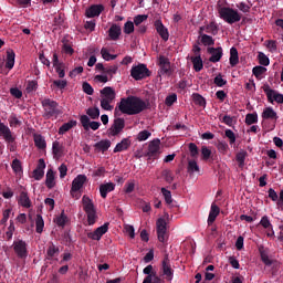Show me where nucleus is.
Returning <instances> with one entry per match:
<instances>
[{"instance_id":"obj_1","label":"nucleus","mask_w":283,"mask_h":283,"mask_svg":"<svg viewBox=\"0 0 283 283\" xmlns=\"http://www.w3.org/2000/svg\"><path fill=\"white\" fill-rule=\"evenodd\" d=\"M147 109V104L143 98L138 96L130 95L128 97H123L120 102L115 107V116H120V114H127V116H136Z\"/></svg>"},{"instance_id":"obj_2","label":"nucleus","mask_w":283,"mask_h":283,"mask_svg":"<svg viewBox=\"0 0 283 283\" xmlns=\"http://www.w3.org/2000/svg\"><path fill=\"white\" fill-rule=\"evenodd\" d=\"M217 10L220 19H222V21H226V23H229V25H233V23H238L242 20V14H240L238 10L231 7L222 6V1H219L217 3Z\"/></svg>"},{"instance_id":"obj_3","label":"nucleus","mask_w":283,"mask_h":283,"mask_svg":"<svg viewBox=\"0 0 283 283\" xmlns=\"http://www.w3.org/2000/svg\"><path fill=\"white\" fill-rule=\"evenodd\" d=\"M41 105L43 107L42 116L45 120H50V118H57L60 114H62L57 102L52 98L42 99Z\"/></svg>"},{"instance_id":"obj_4","label":"nucleus","mask_w":283,"mask_h":283,"mask_svg":"<svg viewBox=\"0 0 283 283\" xmlns=\"http://www.w3.org/2000/svg\"><path fill=\"white\" fill-rule=\"evenodd\" d=\"M83 210L87 216L88 226L92 227L96 224V220H98V216L96 214V208L94 207V202L90 197L83 196L82 198Z\"/></svg>"},{"instance_id":"obj_5","label":"nucleus","mask_w":283,"mask_h":283,"mask_svg":"<svg viewBox=\"0 0 283 283\" xmlns=\"http://www.w3.org/2000/svg\"><path fill=\"white\" fill-rule=\"evenodd\" d=\"M130 76L135 81H143V78H148V76H151V71L147 69L146 64H138L132 67Z\"/></svg>"},{"instance_id":"obj_6","label":"nucleus","mask_w":283,"mask_h":283,"mask_svg":"<svg viewBox=\"0 0 283 283\" xmlns=\"http://www.w3.org/2000/svg\"><path fill=\"white\" fill-rule=\"evenodd\" d=\"M157 238L163 244H167L169 241V232H167V221L159 218L156 222Z\"/></svg>"},{"instance_id":"obj_7","label":"nucleus","mask_w":283,"mask_h":283,"mask_svg":"<svg viewBox=\"0 0 283 283\" xmlns=\"http://www.w3.org/2000/svg\"><path fill=\"white\" fill-rule=\"evenodd\" d=\"M262 90H263L264 94L266 95L269 103H273L275 101V103H277L279 105L283 104L282 93H277V91L271 88V86L269 84H264L262 86Z\"/></svg>"},{"instance_id":"obj_8","label":"nucleus","mask_w":283,"mask_h":283,"mask_svg":"<svg viewBox=\"0 0 283 283\" xmlns=\"http://www.w3.org/2000/svg\"><path fill=\"white\" fill-rule=\"evenodd\" d=\"M161 275L167 280V282H171L174 280V269H171V260H169V254H165L161 261Z\"/></svg>"},{"instance_id":"obj_9","label":"nucleus","mask_w":283,"mask_h":283,"mask_svg":"<svg viewBox=\"0 0 283 283\" xmlns=\"http://www.w3.org/2000/svg\"><path fill=\"white\" fill-rule=\"evenodd\" d=\"M13 251L19 260H25L28 258V243L21 239L13 241Z\"/></svg>"},{"instance_id":"obj_10","label":"nucleus","mask_w":283,"mask_h":283,"mask_svg":"<svg viewBox=\"0 0 283 283\" xmlns=\"http://www.w3.org/2000/svg\"><path fill=\"white\" fill-rule=\"evenodd\" d=\"M125 129V118L116 117L107 129L108 136H118Z\"/></svg>"},{"instance_id":"obj_11","label":"nucleus","mask_w":283,"mask_h":283,"mask_svg":"<svg viewBox=\"0 0 283 283\" xmlns=\"http://www.w3.org/2000/svg\"><path fill=\"white\" fill-rule=\"evenodd\" d=\"M146 156L149 160H157L160 156V139H154L149 143Z\"/></svg>"},{"instance_id":"obj_12","label":"nucleus","mask_w":283,"mask_h":283,"mask_svg":"<svg viewBox=\"0 0 283 283\" xmlns=\"http://www.w3.org/2000/svg\"><path fill=\"white\" fill-rule=\"evenodd\" d=\"M109 231V222L104 223L103 226L98 227L93 232L87 233V238L90 240H96L97 242Z\"/></svg>"},{"instance_id":"obj_13","label":"nucleus","mask_w":283,"mask_h":283,"mask_svg":"<svg viewBox=\"0 0 283 283\" xmlns=\"http://www.w3.org/2000/svg\"><path fill=\"white\" fill-rule=\"evenodd\" d=\"M85 182H87V176L77 175L72 181L71 196H74V193H77V191H81Z\"/></svg>"},{"instance_id":"obj_14","label":"nucleus","mask_w":283,"mask_h":283,"mask_svg":"<svg viewBox=\"0 0 283 283\" xmlns=\"http://www.w3.org/2000/svg\"><path fill=\"white\" fill-rule=\"evenodd\" d=\"M80 122L82 127L85 129V132H90V129H93V132H96L101 127V122H91L90 116L82 115L80 117Z\"/></svg>"},{"instance_id":"obj_15","label":"nucleus","mask_w":283,"mask_h":283,"mask_svg":"<svg viewBox=\"0 0 283 283\" xmlns=\"http://www.w3.org/2000/svg\"><path fill=\"white\" fill-rule=\"evenodd\" d=\"M208 54H211L209 57L210 63H220V60L223 56V50L222 46L213 48L210 46L207 49Z\"/></svg>"},{"instance_id":"obj_16","label":"nucleus","mask_w":283,"mask_h":283,"mask_svg":"<svg viewBox=\"0 0 283 283\" xmlns=\"http://www.w3.org/2000/svg\"><path fill=\"white\" fill-rule=\"evenodd\" d=\"M154 25L156 32L159 34L163 41H169V29L163 24V20H156Z\"/></svg>"},{"instance_id":"obj_17","label":"nucleus","mask_w":283,"mask_h":283,"mask_svg":"<svg viewBox=\"0 0 283 283\" xmlns=\"http://www.w3.org/2000/svg\"><path fill=\"white\" fill-rule=\"evenodd\" d=\"M105 10V6L103 4H92L88 9L85 11V17L87 19H94V17H101V13Z\"/></svg>"},{"instance_id":"obj_18","label":"nucleus","mask_w":283,"mask_h":283,"mask_svg":"<svg viewBox=\"0 0 283 283\" xmlns=\"http://www.w3.org/2000/svg\"><path fill=\"white\" fill-rule=\"evenodd\" d=\"M159 67L161 70V74H167L168 76H171V62L169 61V57H165V55L159 56Z\"/></svg>"},{"instance_id":"obj_19","label":"nucleus","mask_w":283,"mask_h":283,"mask_svg":"<svg viewBox=\"0 0 283 283\" xmlns=\"http://www.w3.org/2000/svg\"><path fill=\"white\" fill-rule=\"evenodd\" d=\"M0 136L3 137L6 143H14L15 140L14 136H12V130L3 122H0Z\"/></svg>"},{"instance_id":"obj_20","label":"nucleus","mask_w":283,"mask_h":283,"mask_svg":"<svg viewBox=\"0 0 283 283\" xmlns=\"http://www.w3.org/2000/svg\"><path fill=\"white\" fill-rule=\"evenodd\" d=\"M45 187L49 189H54L56 187V175L52 168L46 171Z\"/></svg>"},{"instance_id":"obj_21","label":"nucleus","mask_w":283,"mask_h":283,"mask_svg":"<svg viewBox=\"0 0 283 283\" xmlns=\"http://www.w3.org/2000/svg\"><path fill=\"white\" fill-rule=\"evenodd\" d=\"M102 99L114 102L116 99V91L112 88V86H105L102 91Z\"/></svg>"},{"instance_id":"obj_22","label":"nucleus","mask_w":283,"mask_h":283,"mask_svg":"<svg viewBox=\"0 0 283 283\" xmlns=\"http://www.w3.org/2000/svg\"><path fill=\"white\" fill-rule=\"evenodd\" d=\"M123 33V29H120V25L113 24L108 30V36L111 41H118L120 39V34Z\"/></svg>"},{"instance_id":"obj_23","label":"nucleus","mask_w":283,"mask_h":283,"mask_svg":"<svg viewBox=\"0 0 283 283\" xmlns=\"http://www.w3.org/2000/svg\"><path fill=\"white\" fill-rule=\"evenodd\" d=\"M59 253H61V250L56 244L50 243V245L46 249V256L45 260H54V258H59Z\"/></svg>"},{"instance_id":"obj_24","label":"nucleus","mask_w":283,"mask_h":283,"mask_svg":"<svg viewBox=\"0 0 283 283\" xmlns=\"http://www.w3.org/2000/svg\"><path fill=\"white\" fill-rule=\"evenodd\" d=\"M116 189V185L114 182H107V184H102L99 186V193L102 198H107V193H112Z\"/></svg>"},{"instance_id":"obj_25","label":"nucleus","mask_w":283,"mask_h":283,"mask_svg":"<svg viewBox=\"0 0 283 283\" xmlns=\"http://www.w3.org/2000/svg\"><path fill=\"white\" fill-rule=\"evenodd\" d=\"M220 216V207L216 206L214 203L211 205L210 212L208 216V226L211 227L213 222H216V218Z\"/></svg>"},{"instance_id":"obj_26","label":"nucleus","mask_w":283,"mask_h":283,"mask_svg":"<svg viewBox=\"0 0 283 283\" xmlns=\"http://www.w3.org/2000/svg\"><path fill=\"white\" fill-rule=\"evenodd\" d=\"M18 205H20L24 209H30V207H32V201L30 200L27 191L20 192Z\"/></svg>"},{"instance_id":"obj_27","label":"nucleus","mask_w":283,"mask_h":283,"mask_svg":"<svg viewBox=\"0 0 283 283\" xmlns=\"http://www.w3.org/2000/svg\"><path fill=\"white\" fill-rule=\"evenodd\" d=\"M132 146V140H129V138H124L122 139L120 143H118L115 148H114V154H118L120 151H127V149H129V147Z\"/></svg>"},{"instance_id":"obj_28","label":"nucleus","mask_w":283,"mask_h":283,"mask_svg":"<svg viewBox=\"0 0 283 283\" xmlns=\"http://www.w3.org/2000/svg\"><path fill=\"white\" fill-rule=\"evenodd\" d=\"M259 253H260L261 262H263L265 266H271L273 264L274 261L269 258V251L264 249V245H261L259 248Z\"/></svg>"},{"instance_id":"obj_29","label":"nucleus","mask_w":283,"mask_h":283,"mask_svg":"<svg viewBox=\"0 0 283 283\" xmlns=\"http://www.w3.org/2000/svg\"><path fill=\"white\" fill-rule=\"evenodd\" d=\"M190 61L193 65L195 72H202V69L205 67V64L202 62V56L201 55L191 56Z\"/></svg>"},{"instance_id":"obj_30","label":"nucleus","mask_w":283,"mask_h":283,"mask_svg":"<svg viewBox=\"0 0 283 283\" xmlns=\"http://www.w3.org/2000/svg\"><path fill=\"white\" fill-rule=\"evenodd\" d=\"M230 65L231 67H235L238 63H240V55L238 54V49L235 46H232L230 49Z\"/></svg>"},{"instance_id":"obj_31","label":"nucleus","mask_w":283,"mask_h":283,"mask_svg":"<svg viewBox=\"0 0 283 283\" xmlns=\"http://www.w3.org/2000/svg\"><path fill=\"white\" fill-rule=\"evenodd\" d=\"M262 118L266 120H277V113L273 109V107H266L262 113Z\"/></svg>"},{"instance_id":"obj_32","label":"nucleus","mask_w":283,"mask_h":283,"mask_svg":"<svg viewBox=\"0 0 283 283\" xmlns=\"http://www.w3.org/2000/svg\"><path fill=\"white\" fill-rule=\"evenodd\" d=\"M17 54H14V51L9 49L7 51V61H6V67L8 70H12V67H14V59H15Z\"/></svg>"},{"instance_id":"obj_33","label":"nucleus","mask_w":283,"mask_h":283,"mask_svg":"<svg viewBox=\"0 0 283 283\" xmlns=\"http://www.w3.org/2000/svg\"><path fill=\"white\" fill-rule=\"evenodd\" d=\"M95 149H97L98 151H102L103 154H105V151H107V149H109V147H112V142H109L108 139L105 140H101L98 143H96L94 145Z\"/></svg>"},{"instance_id":"obj_34","label":"nucleus","mask_w":283,"mask_h":283,"mask_svg":"<svg viewBox=\"0 0 283 283\" xmlns=\"http://www.w3.org/2000/svg\"><path fill=\"white\" fill-rule=\"evenodd\" d=\"M52 154L54 158H61L63 156V146L57 140L52 144Z\"/></svg>"},{"instance_id":"obj_35","label":"nucleus","mask_w":283,"mask_h":283,"mask_svg":"<svg viewBox=\"0 0 283 283\" xmlns=\"http://www.w3.org/2000/svg\"><path fill=\"white\" fill-rule=\"evenodd\" d=\"M72 127H76V120H70L67 123H64L60 128H59V134L60 136H63V134H66V132H70Z\"/></svg>"},{"instance_id":"obj_36","label":"nucleus","mask_w":283,"mask_h":283,"mask_svg":"<svg viewBox=\"0 0 283 283\" xmlns=\"http://www.w3.org/2000/svg\"><path fill=\"white\" fill-rule=\"evenodd\" d=\"M86 114L92 120H98V118H101V109H98V107H88Z\"/></svg>"},{"instance_id":"obj_37","label":"nucleus","mask_w":283,"mask_h":283,"mask_svg":"<svg viewBox=\"0 0 283 283\" xmlns=\"http://www.w3.org/2000/svg\"><path fill=\"white\" fill-rule=\"evenodd\" d=\"M192 101L195 105H199V107H207V99H205L200 93H193Z\"/></svg>"},{"instance_id":"obj_38","label":"nucleus","mask_w":283,"mask_h":283,"mask_svg":"<svg viewBox=\"0 0 283 283\" xmlns=\"http://www.w3.org/2000/svg\"><path fill=\"white\" fill-rule=\"evenodd\" d=\"M187 171L188 174H197L200 171V166H198V161H196V159L188 160Z\"/></svg>"},{"instance_id":"obj_39","label":"nucleus","mask_w":283,"mask_h":283,"mask_svg":"<svg viewBox=\"0 0 283 283\" xmlns=\"http://www.w3.org/2000/svg\"><path fill=\"white\" fill-rule=\"evenodd\" d=\"M8 120H9L10 127H21L23 125V122H21V119H19V117L14 113H12L9 116Z\"/></svg>"},{"instance_id":"obj_40","label":"nucleus","mask_w":283,"mask_h":283,"mask_svg":"<svg viewBox=\"0 0 283 283\" xmlns=\"http://www.w3.org/2000/svg\"><path fill=\"white\" fill-rule=\"evenodd\" d=\"M34 145L38 147V149H45L48 147V144L45 143V138L41 135L34 136Z\"/></svg>"},{"instance_id":"obj_41","label":"nucleus","mask_w":283,"mask_h":283,"mask_svg":"<svg viewBox=\"0 0 283 283\" xmlns=\"http://www.w3.org/2000/svg\"><path fill=\"white\" fill-rule=\"evenodd\" d=\"M43 227H45V221L41 214H36L35 218V231L36 233H43Z\"/></svg>"},{"instance_id":"obj_42","label":"nucleus","mask_w":283,"mask_h":283,"mask_svg":"<svg viewBox=\"0 0 283 283\" xmlns=\"http://www.w3.org/2000/svg\"><path fill=\"white\" fill-rule=\"evenodd\" d=\"M248 153L245 150H241L235 155V160L239 167H244V161L247 160Z\"/></svg>"},{"instance_id":"obj_43","label":"nucleus","mask_w":283,"mask_h":283,"mask_svg":"<svg viewBox=\"0 0 283 283\" xmlns=\"http://www.w3.org/2000/svg\"><path fill=\"white\" fill-rule=\"evenodd\" d=\"M143 283H165V280L160 279L158 274L147 275Z\"/></svg>"},{"instance_id":"obj_44","label":"nucleus","mask_w":283,"mask_h":283,"mask_svg":"<svg viewBox=\"0 0 283 283\" xmlns=\"http://www.w3.org/2000/svg\"><path fill=\"white\" fill-rule=\"evenodd\" d=\"M54 222L57 227H65L67 223V216H65V211H62L61 214L54 219Z\"/></svg>"},{"instance_id":"obj_45","label":"nucleus","mask_w":283,"mask_h":283,"mask_svg":"<svg viewBox=\"0 0 283 283\" xmlns=\"http://www.w3.org/2000/svg\"><path fill=\"white\" fill-rule=\"evenodd\" d=\"M36 90H39V82L34 80L29 81L25 88L27 94H32V92H36Z\"/></svg>"},{"instance_id":"obj_46","label":"nucleus","mask_w":283,"mask_h":283,"mask_svg":"<svg viewBox=\"0 0 283 283\" xmlns=\"http://www.w3.org/2000/svg\"><path fill=\"white\" fill-rule=\"evenodd\" d=\"M206 32L216 36V34H218V24L216 22H210L206 25Z\"/></svg>"},{"instance_id":"obj_47","label":"nucleus","mask_w":283,"mask_h":283,"mask_svg":"<svg viewBox=\"0 0 283 283\" xmlns=\"http://www.w3.org/2000/svg\"><path fill=\"white\" fill-rule=\"evenodd\" d=\"M51 87H56L57 90H65V87H67V80H54Z\"/></svg>"},{"instance_id":"obj_48","label":"nucleus","mask_w":283,"mask_h":283,"mask_svg":"<svg viewBox=\"0 0 283 283\" xmlns=\"http://www.w3.org/2000/svg\"><path fill=\"white\" fill-rule=\"evenodd\" d=\"M266 72V67L264 66H254L252 69V74L255 76V78H262V74Z\"/></svg>"},{"instance_id":"obj_49","label":"nucleus","mask_w":283,"mask_h":283,"mask_svg":"<svg viewBox=\"0 0 283 283\" xmlns=\"http://www.w3.org/2000/svg\"><path fill=\"white\" fill-rule=\"evenodd\" d=\"M259 224L261 227H263V229L269 230L273 227V224L271 223V220L269 219V216H263L259 222Z\"/></svg>"},{"instance_id":"obj_50","label":"nucleus","mask_w":283,"mask_h":283,"mask_svg":"<svg viewBox=\"0 0 283 283\" xmlns=\"http://www.w3.org/2000/svg\"><path fill=\"white\" fill-rule=\"evenodd\" d=\"M201 43L202 45H216V40H213V36L211 35L202 34Z\"/></svg>"},{"instance_id":"obj_51","label":"nucleus","mask_w":283,"mask_h":283,"mask_svg":"<svg viewBox=\"0 0 283 283\" xmlns=\"http://www.w3.org/2000/svg\"><path fill=\"white\" fill-rule=\"evenodd\" d=\"M11 167H12L14 174H23V167H21V160L13 159Z\"/></svg>"},{"instance_id":"obj_52","label":"nucleus","mask_w":283,"mask_h":283,"mask_svg":"<svg viewBox=\"0 0 283 283\" xmlns=\"http://www.w3.org/2000/svg\"><path fill=\"white\" fill-rule=\"evenodd\" d=\"M245 123L248 125H255V123H258V113H249L245 116Z\"/></svg>"},{"instance_id":"obj_53","label":"nucleus","mask_w":283,"mask_h":283,"mask_svg":"<svg viewBox=\"0 0 283 283\" xmlns=\"http://www.w3.org/2000/svg\"><path fill=\"white\" fill-rule=\"evenodd\" d=\"M112 101L109 99H101V107L102 109H105V112H112L114 109V106L112 105Z\"/></svg>"},{"instance_id":"obj_54","label":"nucleus","mask_w":283,"mask_h":283,"mask_svg":"<svg viewBox=\"0 0 283 283\" xmlns=\"http://www.w3.org/2000/svg\"><path fill=\"white\" fill-rule=\"evenodd\" d=\"M176 101H178V95L176 93H172L166 97L165 105H167V107H171V105H174Z\"/></svg>"},{"instance_id":"obj_55","label":"nucleus","mask_w":283,"mask_h":283,"mask_svg":"<svg viewBox=\"0 0 283 283\" xmlns=\"http://www.w3.org/2000/svg\"><path fill=\"white\" fill-rule=\"evenodd\" d=\"M258 59H259L260 65H264V67H266L271 63V61L269 60V56H266V54L262 52L259 53Z\"/></svg>"},{"instance_id":"obj_56","label":"nucleus","mask_w":283,"mask_h":283,"mask_svg":"<svg viewBox=\"0 0 283 283\" xmlns=\"http://www.w3.org/2000/svg\"><path fill=\"white\" fill-rule=\"evenodd\" d=\"M161 193L165 198L166 205H171L174 199L171 198V191L167 190V188H161Z\"/></svg>"},{"instance_id":"obj_57","label":"nucleus","mask_w":283,"mask_h":283,"mask_svg":"<svg viewBox=\"0 0 283 283\" xmlns=\"http://www.w3.org/2000/svg\"><path fill=\"white\" fill-rule=\"evenodd\" d=\"M214 85H217V87H224V85L227 84V80L222 78V74H218L214 80H213Z\"/></svg>"},{"instance_id":"obj_58","label":"nucleus","mask_w":283,"mask_h":283,"mask_svg":"<svg viewBox=\"0 0 283 283\" xmlns=\"http://www.w3.org/2000/svg\"><path fill=\"white\" fill-rule=\"evenodd\" d=\"M54 67L59 78H65V64L62 63Z\"/></svg>"},{"instance_id":"obj_59","label":"nucleus","mask_w":283,"mask_h":283,"mask_svg":"<svg viewBox=\"0 0 283 283\" xmlns=\"http://www.w3.org/2000/svg\"><path fill=\"white\" fill-rule=\"evenodd\" d=\"M202 160H209L211 158V149L207 146L201 147Z\"/></svg>"},{"instance_id":"obj_60","label":"nucleus","mask_w":283,"mask_h":283,"mask_svg":"<svg viewBox=\"0 0 283 283\" xmlns=\"http://www.w3.org/2000/svg\"><path fill=\"white\" fill-rule=\"evenodd\" d=\"M161 176L168 182V185H171V182L174 180V174L171 172V170H164L161 172Z\"/></svg>"},{"instance_id":"obj_61","label":"nucleus","mask_w":283,"mask_h":283,"mask_svg":"<svg viewBox=\"0 0 283 283\" xmlns=\"http://www.w3.org/2000/svg\"><path fill=\"white\" fill-rule=\"evenodd\" d=\"M148 15L147 14H138L134 18V24L136 27L140 25V23H144V21H147Z\"/></svg>"},{"instance_id":"obj_62","label":"nucleus","mask_w":283,"mask_h":283,"mask_svg":"<svg viewBox=\"0 0 283 283\" xmlns=\"http://www.w3.org/2000/svg\"><path fill=\"white\" fill-rule=\"evenodd\" d=\"M149 136H151V133L149 130H142L137 135V140H139V143H143V140H147Z\"/></svg>"},{"instance_id":"obj_63","label":"nucleus","mask_w":283,"mask_h":283,"mask_svg":"<svg viewBox=\"0 0 283 283\" xmlns=\"http://www.w3.org/2000/svg\"><path fill=\"white\" fill-rule=\"evenodd\" d=\"M134 33V22L127 21L124 24V34H132Z\"/></svg>"},{"instance_id":"obj_64","label":"nucleus","mask_w":283,"mask_h":283,"mask_svg":"<svg viewBox=\"0 0 283 283\" xmlns=\"http://www.w3.org/2000/svg\"><path fill=\"white\" fill-rule=\"evenodd\" d=\"M224 134L226 138L229 139L230 145H233L235 143V133L231 129H226Z\"/></svg>"}]
</instances>
